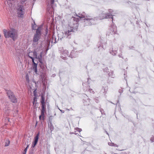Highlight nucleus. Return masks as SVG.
Returning a JSON list of instances; mask_svg holds the SVG:
<instances>
[{
    "label": "nucleus",
    "mask_w": 154,
    "mask_h": 154,
    "mask_svg": "<svg viewBox=\"0 0 154 154\" xmlns=\"http://www.w3.org/2000/svg\"><path fill=\"white\" fill-rule=\"evenodd\" d=\"M73 26L71 24H68V26L64 29L63 32L58 34V40L59 38L62 40V38H70L71 35L73 32Z\"/></svg>",
    "instance_id": "1"
},
{
    "label": "nucleus",
    "mask_w": 154,
    "mask_h": 154,
    "mask_svg": "<svg viewBox=\"0 0 154 154\" xmlns=\"http://www.w3.org/2000/svg\"><path fill=\"white\" fill-rule=\"evenodd\" d=\"M77 16L79 17L81 20H85L84 22L86 25L90 26L96 23L95 21L97 20L96 18H93L90 16H87L84 12L82 13H79Z\"/></svg>",
    "instance_id": "2"
},
{
    "label": "nucleus",
    "mask_w": 154,
    "mask_h": 154,
    "mask_svg": "<svg viewBox=\"0 0 154 154\" xmlns=\"http://www.w3.org/2000/svg\"><path fill=\"white\" fill-rule=\"evenodd\" d=\"M3 31L4 36L5 38L10 37L14 40H15L17 37V31L14 29L12 28L8 31L6 29H4Z\"/></svg>",
    "instance_id": "3"
},
{
    "label": "nucleus",
    "mask_w": 154,
    "mask_h": 154,
    "mask_svg": "<svg viewBox=\"0 0 154 154\" xmlns=\"http://www.w3.org/2000/svg\"><path fill=\"white\" fill-rule=\"evenodd\" d=\"M42 28V26H39L36 29V33L33 38V41L34 42H37L40 39L41 35V30Z\"/></svg>",
    "instance_id": "4"
},
{
    "label": "nucleus",
    "mask_w": 154,
    "mask_h": 154,
    "mask_svg": "<svg viewBox=\"0 0 154 154\" xmlns=\"http://www.w3.org/2000/svg\"><path fill=\"white\" fill-rule=\"evenodd\" d=\"M17 14L19 17H23L25 14V8L22 5L18 4L17 8Z\"/></svg>",
    "instance_id": "5"
},
{
    "label": "nucleus",
    "mask_w": 154,
    "mask_h": 154,
    "mask_svg": "<svg viewBox=\"0 0 154 154\" xmlns=\"http://www.w3.org/2000/svg\"><path fill=\"white\" fill-rule=\"evenodd\" d=\"M109 13L104 14L103 13L101 14L99 16V19L100 20H102L104 18H111L113 20V17H112V14H111L113 11L112 9H109Z\"/></svg>",
    "instance_id": "6"
},
{
    "label": "nucleus",
    "mask_w": 154,
    "mask_h": 154,
    "mask_svg": "<svg viewBox=\"0 0 154 154\" xmlns=\"http://www.w3.org/2000/svg\"><path fill=\"white\" fill-rule=\"evenodd\" d=\"M8 96L11 102L14 103L17 102V100L14 95L13 93L10 91H8L7 92Z\"/></svg>",
    "instance_id": "7"
},
{
    "label": "nucleus",
    "mask_w": 154,
    "mask_h": 154,
    "mask_svg": "<svg viewBox=\"0 0 154 154\" xmlns=\"http://www.w3.org/2000/svg\"><path fill=\"white\" fill-rule=\"evenodd\" d=\"M46 107H42V109L41 110V115L40 116L39 119H40L43 120L44 119V116L45 115V112H46Z\"/></svg>",
    "instance_id": "8"
},
{
    "label": "nucleus",
    "mask_w": 154,
    "mask_h": 154,
    "mask_svg": "<svg viewBox=\"0 0 154 154\" xmlns=\"http://www.w3.org/2000/svg\"><path fill=\"white\" fill-rule=\"evenodd\" d=\"M7 4H6V6L7 9L8 10H10L12 6V4L11 2H13L15 1V0H7Z\"/></svg>",
    "instance_id": "9"
},
{
    "label": "nucleus",
    "mask_w": 154,
    "mask_h": 154,
    "mask_svg": "<svg viewBox=\"0 0 154 154\" xmlns=\"http://www.w3.org/2000/svg\"><path fill=\"white\" fill-rule=\"evenodd\" d=\"M39 134V132H38L34 138V141L32 145V147H34L37 143Z\"/></svg>",
    "instance_id": "10"
},
{
    "label": "nucleus",
    "mask_w": 154,
    "mask_h": 154,
    "mask_svg": "<svg viewBox=\"0 0 154 154\" xmlns=\"http://www.w3.org/2000/svg\"><path fill=\"white\" fill-rule=\"evenodd\" d=\"M30 54H29L28 55V56L32 60V61L33 64V66L37 65V64L35 63V62H34V58L30 56Z\"/></svg>",
    "instance_id": "11"
},
{
    "label": "nucleus",
    "mask_w": 154,
    "mask_h": 154,
    "mask_svg": "<svg viewBox=\"0 0 154 154\" xmlns=\"http://www.w3.org/2000/svg\"><path fill=\"white\" fill-rule=\"evenodd\" d=\"M110 52L112 55H114L116 54L117 51L116 50H113V49H112V51H110Z\"/></svg>",
    "instance_id": "12"
},
{
    "label": "nucleus",
    "mask_w": 154,
    "mask_h": 154,
    "mask_svg": "<svg viewBox=\"0 0 154 154\" xmlns=\"http://www.w3.org/2000/svg\"><path fill=\"white\" fill-rule=\"evenodd\" d=\"M57 42L56 41V38L55 37V36H53L52 38V40L51 41L52 43H55Z\"/></svg>",
    "instance_id": "13"
},
{
    "label": "nucleus",
    "mask_w": 154,
    "mask_h": 154,
    "mask_svg": "<svg viewBox=\"0 0 154 154\" xmlns=\"http://www.w3.org/2000/svg\"><path fill=\"white\" fill-rule=\"evenodd\" d=\"M37 65H36L35 66H33L32 69L33 70H34L35 72L37 73Z\"/></svg>",
    "instance_id": "14"
},
{
    "label": "nucleus",
    "mask_w": 154,
    "mask_h": 154,
    "mask_svg": "<svg viewBox=\"0 0 154 154\" xmlns=\"http://www.w3.org/2000/svg\"><path fill=\"white\" fill-rule=\"evenodd\" d=\"M33 55L34 57H35V58L37 59L38 55L37 52L36 51H34L32 52Z\"/></svg>",
    "instance_id": "15"
},
{
    "label": "nucleus",
    "mask_w": 154,
    "mask_h": 154,
    "mask_svg": "<svg viewBox=\"0 0 154 154\" xmlns=\"http://www.w3.org/2000/svg\"><path fill=\"white\" fill-rule=\"evenodd\" d=\"M45 100L44 95H41V103L45 102Z\"/></svg>",
    "instance_id": "16"
},
{
    "label": "nucleus",
    "mask_w": 154,
    "mask_h": 154,
    "mask_svg": "<svg viewBox=\"0 0 154 154\" xmlns=\"http://www.w3.org/2000/svg\"><path fill=\"white\" fill-rule=\"evenodd\" d=\"M42 51L40 53L39 55L38 56V57H37V59L38 60H40V59H42Z\"/></svg>",
    "instance_id": "17"
},
{
    "label": "nucleus",
    "mask_w": 154,
    "mask_h": 154,
    "mask_svg": "<svg viewBox=\"0 0 154 154\" xmlns=\"http://www.w3.org/2000/svg\"><path fill=\"white\" fill-rule=\"evenodd\" d=\"M10 143V141L9 140H7L5 142V146H8L9 145V144Z\"/></svg>",
    "instance_id": "18"
},
{
    "label": "nucleus",
    "mask_w": 154,
    "mask_h": 154,
    "mask_svg": "<svg viewBox=\"0 0 154 154\" xmlns=\"http://www.w3.org/2000/svg\"><path fill=\"white\" fill-rule=\"evenodd\" d=\"M26 81L28 82H29V77L28 75H26Z\"/></svg>",
    "instance_id": "19"
},
{
    "label": "nucleus",
    "mask_w": 154,
    "mask_h": 154,
    "mask_svg": "<svg viewBox=\"0 0 154 154\" xmlns=\"http://www.w3.org/2000/svg\"><path fill=\"white\" fill-rule=\"evenodd\" d=\"M63 53L64 54H65L68 56L69 55V52L67 50H65L63 52Z\"/></svg>",
    "instance_id": "20"
},
{
    "label": "nucleus",
    "mask_w": 154,
    "mask_h": 154,
    "mask_svg": "<svg viewBox=\"0 0 154 154\" xmlns=\"http://www.w3.org/2000/svg\"><path fill=\"white\" fill-rule=\"evenodd\" d=\"M29 143H27V146L24 149V152H26L27 151V148L29 146Z\"/></svg>",
    "instance_id": "21"
},
{
    "label": "nucleus",
    "mask_w": 154,
    "mask_h": 154,
    "mask_svg": "<svg viewBox=\"0 0 154 154\" xmlns=\"http://www.w3.org/2000/svg\"><path fill=\"white\" fill-rule=\"evenodd\" d=\"M150 140L152 142H154V136H152Z\"/></svg>",
    "instance_id": "22"
},
{
    "label": "nucleus",
    "mask_w": 154,
    "mask_h": 154,
    "mask_svg": "<svg viewBox=\"0 0 154 154\" xmlns=\"http://www.w3.org/2000/svg\"><path fill=\"white\" fill-rule=\"evenodd\" d=\"M75 129L77 131H78L79 132H81L82 131V130L81 129L79 128H76Z\"/></svg>",
    "instance_id": "23"
},
{
    "label": "nucleus",
    "mask_w": 154,
    "mask_h": 154,
    "mask_svg": "<svg viewBox=\"0 0 154 154\" xmlns=\"http://www.w3.org/2000/svg\"><path fill=\"white\" fill-rule=\"evenodd\" d=\"M46 103L45 102L41 103L42 105V107H46V105H45Z\"/></svg>",
    "instance_id": "24"
},
{
    "label": "nucleus",
    "mask_w": 154,
    "mask_h": 154,
    "mask_svg": "<svg viewBox=\"0 0 154 154\" xmlns=\"http://www.w3.org/2000/svg\"><path fill=\"white\" fill-rule=\"evenodd\" d=\"M54 0H51V5L52 8H53V5L54 4Z\"/></svg>",
    "instance_id": "25"
},
{
    "label": "nucleus",
    "mask_w": 154,
    "mask_h": 154,
    "mask_svg": "<svg viewBox=\"0 0 154 154\" xmlns=\"http://www.w3.org/2000/svg\"><path fill=\"white\" fill-rule=\"evenodd\" d=\"M30 140H26V144L27 146V143H29V145L30 144Z\"/></svg>",
    "instance_id": "26"
},
{
    "label": "nucleus",
    "mask_w": 154,
    "mask_h": 154,
    "mask_svg": "<svg viewBox=\"0 0 154 154\" xmlns=\"http://www.w3.org/2000/svg\"><path fill=\"white\" fill-rule=\"evenodd\" d=\"M108 144L109 145L111 146H115L114 144V143H108Z\"/></svg>",
    "instance_id": "27"
},
{
    "label": "nucleus",
    "mask_w": 154,
    "mask_h": 154,
    "mask_svg": "<svg viewBox=\"0 0 154 154\" xmlns=\"http://www.w3.org/2000/svg\"><path fill=\"white\" fill-rule=\"evenodd\" d=\"M36 90H34L33 91L34 95V96L35 97H36Z\"/></svg>",
    "instance_id": "28"
},
{
    "label": "nucleus",
    "mask_w": 154,
    "mask_h": 154,
    "mask_svg": "<svg viewBox=\"0 0 154 154\" xmlns=\"http://www.w3.org/2000/svg\"><path fill=\"white\" fill-rule=\"evenodd\" d=\"M26 0H21L20 1V3L21 4H23V3L25 2Z\"/></svg>",
    "instance_id": "29"
},
{
    "label": "nucleus",
    "mask_w": 154,
    "mask_h": 154,
    "mask_svg": "<svg viewBox=\"0 0 154 154\" xmlns=\"http://www.w3.org/2000/svg\"><path fill=\"white\" fill-rule=\"evenodd\" d=\"M36 25H35V24H34V25H33L32 29H35V28L36 27Z\"/></svg>",
    "instance_id": "30"
},
{
    "label": "nucleus",
    "mask_w": 154,
    "mask_h": 154,
    "mask_svg": "<svg viewBox=\"0 0 154 154\" xmlns=\"http://www.w3.org/2000/svg\"><path fill=\"white\" fill-rule=\"evenodd\" d=\"M36 99V97H35L34 98V101L33 102V104H34V103H35V99Z\"/></svg>",
    "instance_id": "31"
},
{
    "label": "nucleus",
    "mask_w": 154,
    "mask_h": 154,
    "mask_svg": "<svg viewBox=\"0 0 154 154\" xmlns=\"http://www.w3.org/2000/svg\"><path fill=\"white\" fill-rule=\"evenodd\" d=\"M89 91H90V92L91 93H93L94 91H93V90L92 89H89Z\"/></svg>",
    "instance_id": "32"
},
{
    "label": "nucleus",
    "mask_w": 154,
    "mask_h": 154,
    "mask_svg": "<svg viewBox=\"0 0 154 154\" xmlns=\"http://www.w3.org/2000/svg\"><path fill=\"white\" fill-rule=\"evenodd\" d=\"M59 109L60 110V111L62 113H64V110H60V109Z\"/></svg>",
    "instance_id": "33"
},
{
    "label": "nucleus",
    "mask_w": 154,
    "mask_h": 154,
    "mask_svg": "<svg viewBox=\"0 0 154 154\" xmlns=\"http://www.w3.org/2000/svg\"><path fill=\"white\" fill-rule=\"evenodd\" d=\"M39 61V62L41 63H42V59H40V60H38Z\"/></svg>",
    "instance_id": "34"
},
{
    "label": "nucleus",
    "mask_w": 154,
    "mask_h": 154,
    "mask_svg": "<svg viewBox=\"0 0 154 154\" xmlns=\"http://www.w3.org/2000/svg\"><path fill=\"white\" fill-rule=\"evenodd\" d=\"M114 146H116V147H118V146L117 145H116V144H114Z\"/></svg>",
    "instance_id": "35"
},
{
    "label": "nucleus",
    "mask_w": 154,
    "mask_h": 154,
    "mask_svg": "<svg viewBox=\"0 0 154 154\" xmlns=\"http://www.w3.org/2000/svg\"><path fill=\"white\" fill-rule=\"evenodd\" d=\"M31 54H32V52H31V53H29L28 54V55H29V54H30V56H31Z\"/></svg>",
    "instance_id": "36"
},
{
    "label": "nucleus",
    "mask_w": 154,
    "mask_h": 154,
    "mask_svg": "<svg viewBox=\"0 0 154 154\" xmlns=\"http://www.w3.org/2000/svg\"><path fill=\"white\" fill-rule=\"evenodd\" d=\"M1 39V36L0 35V40Z\"/></svg>",
    "instance_id": "37"
},
{
    "label": "nucleus",
    "mask_w": 154,
    "mask_h": 154,
    "mask_svg": "<svg viewBox=\"0 0 154 154\" xmlns=\"http://www.w3.org/2000/svg\"><path fill=\"white\" fill-rule=\"evenodd\" d=\"M26 152H24L23 153V154H26Z\"/></svg>",
    "instance_id": "38"
},
{
    "label": "nucleus",
    "mask_w": 154,
    "mask_h": 154,
    "mask_svg": "<svg viewBox=\"0 0 154 154\" xmlns=\"http://www.w3.org/2000/svg\"><path fill=\"white\" fill-rule=\"evenodd\" d=\"M119 57H121V55H119Z\"/></svg>",
    "instance_id": "39"
},
{
    "label": "nucleus",
    "mask_w": 154,
    "mask_h": 154,
    "mask_svg": "<svg viewBox=\"0 0 154 154\" xmlns=\"http://www.w3.org/2000/svg\"><path fill=\"white\" fill-rule=\"evenodd\" d=\"M29 154H32V153L31 152Z\"/></svg>",
    "instance_id": "40"
},
{
    "label": "nucleus",
    "mask_w": 154,
    "mask_h": 154,
    "mask_svg": "<svg viewBox=\"0 0 154 154\" xmlns=\"http://www.w3.org/2000/svg\"><path fill=\"white\" fill-rule=\"evenodd\" d=\"M116 31H115L114 32V33H116Z\"/></svg>",
    "instance_id": "41"
},
{
    "label": "nucleus",
    "mask_w": 154,
    "mask_h": 154,
    "mask_svg": "<svg viewBox=\"0 0 154 154\" xmlns=\"http://www.w3.org/2000/svg\"><path fill=\"white\" fill-rule=\"evenodd\" d=\"M66 109L68 110H69V109Z\"/></svg>",
    "instance_id": "42"
},
{
    "label": "nucleus",
    "mask_w": 154,
    "mask_h": 154,
    "mask_svg": "<svg viewBox=\"0 0 154 154\" xmlns=\"http://www.w3.org/2000/svg\"><path fill=\"white\" fill-rule=\"evenodd\" d=\"M106 134H108V133H107V132H106Z\"/></svg>",
    "instance_id": "43"
},
{
    "label": "nucleus",
    "mask_w": 154,
    "mask_h": 154,
    "mask_svg": "<svg viewBox=\"0 0 154 154\" xmlns=\"http://www.w3.org/2000/svg\"><path fill=\"white\" fill-rule=\"evenodd\" d=\"M35 0H33V1H35Z\"/></svg>",
    "instance_id": "44"
}]
</instances>
